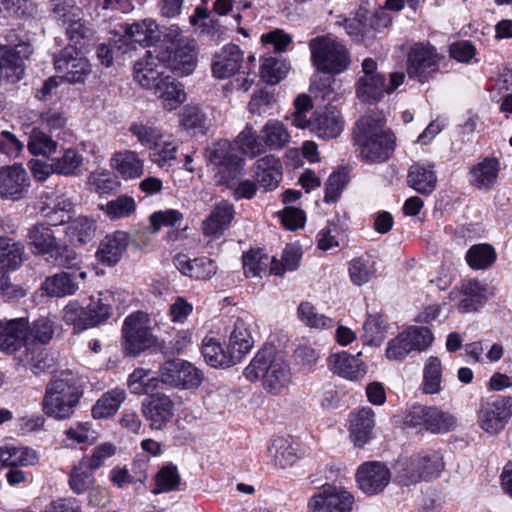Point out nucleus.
Instances as JSON below:
<instances>
[{"label": "nucleus", "instance_id": "nucleus-42", "mask_svg": "<svg viewBox=\"0 0 512 512\" xmlns=\"http://www.w3.org/2000/svg\"><path fill=\"white\" fill-rule=\"evenodd\" d=\"M96 230L97 225L93 218L78 216L68 223L65 233L71 243L84 245L94 238Z\"/></svg>", "mask_w": 512, "mask_h": 512}, {"label": "nucleus", "instance_id": "nucleus-40", "mask_svg": "<svg viewBox=\"0 0 512 512\" xmlns=\"http://www.w3.org/2000/svg\"><path fill=\"white\" fill-rule=\"evenodd\" d=\"M25 248L21 242L9 237H0V269L14 271L21 267Z\"/></svg>", "mask_w": 512, "mask_h": 512}, {"label": "nucleus", "instance_id": "nucleus-13", "mask_svg": "<svg viewBox=\"0 0 512 512\" xmlns=\"http://www.w3.org/2000/svg\"><path fill=\"white\" fill-rule=\"evenodd\" d=\"M122 333L125 350L130 355H138L154 343L148 315L141 311L132 313L125 319Z\"/></svg>", "mask_w": 512, "mask_h": 512}, {"label": "nucleus", "instance_id": "nucleus-57", "mask_svg": "<svg viewBox=\"0 0 512 512\" xmlns=\"http://www.w3.org/2000/svg\"><path fill=\"white\" fill-rule=\"evenodd\" d=\"M419 467L420 464L416 456L399 459L395 465L396 480L405 486L414 485L423 481Z\"/></svg>", "mask_w": 512, "mask_h": 512}, {"label": "nucleus", "instance_id": "nucleus-7", "mask_svg": "<svg viewBox=\"0 0 512 512\" xmlns=\"http://www.w3.org/2000/svg\"><path fill=\"white\" fill-rule=\"evenodd\" d=\"M311 61L321 72L338 75L346 71L351 63L345 45L332 36H318L309 42Z\"/></svg>", "mask_w": 512, "mask_h": 512}, {"label": "nucleus", "instance_id": "nucleus-49", "mask_svg": "<svg viewBox=\"0 0 512 512\" xmlns=\"http://www.w3.org/2000/svg\"><path fill=\"white\" fill-rule=\"evenodd\" d=\"M242 262L244 274L247 278H262V275L266 274L273 259L260 249H251L243 254Z\"/></svg>", "mask_w": 512, "mask_h": 512}, {"label": "nucleus", "instance_id": "nucleus-52", "mask_svg": "<svg viewBox=\"0 0 512 512\" xmlns=\"http://www.w3.org/2000/svg\"><path fill=\"white\" fill-rule=\"evenodd\" d=\"M289 63L281 57L268 56L262 60L260 76L270 85L279 83L288 73Z\"/></svg>", "mask_w": 512, "mask_h": 512}, {"label": "nucleus", "instance_id": "nucleus-64", "mask_svg": "<svg viewBox=\"0 0 512 512\" xmlns=\"http://www.w3.org/2000/svg\"><path fill=\"white\" fill-rule=\"evenodd\" d=\"M86 313L91 320H89L92 327H95L111 316V306L107 299L103 298V294L99 293L97 296H91L89 303L85 305Z\"/></svg>", "mask_w": 512, "mask_h": 512}, {"label": "nucleus", "instance_id": "nucleus-59", "mask_svg": "<svg viewBox=\"0 0 512 512\" xmlns=\"http://www.w3.org/2000/svg\"><path fill=\"white\" fill-rule=\"evenodd\" d=\"M385 333V319L380 315H368L363 324V342L370 346H379L385 338Z\"/></svg>", "mask_w": 512, "mask_h": 512}, {"label": "nucleus", "instance_id": "nucleus-2", "mask_svg": "<svg viewBox=\"0 0 512 512\" xmlns=\"http://www.w3.org/2000/svg\"><path fill=\"white\" fill-rule=\"evenodd\" d=\"M82 396V391L74 375L63 371L47 385L42 401L43 412L57 420L69 419Z\"/></svg>", "mask_w": 512, "mask_h": 512}, {"label": "nucleus", "instance_id": "nucleus-58", "mask_svg": "<svg viewBox=\"0 0 512 512\" xmlns=\"http://www.w3.org/2000/svg\"><path fill=\"white\" fill-rule=\"evenodd\" d=\"M298 317L306 326L316 329H331L335 322L333 319L319 314L314 305L308 301L300 303Z\"/></svg>", "mask_w": 512, "mask_h": 512}, {"label": "nucleus", "instance_id": "nucleus-9", "mask_svg": "<svg viewBox=\"0 0 512 512\" xmlns=\"http://www.w3.org/2000/svg\"><path fill=\"white\" fill-rule=\"evenodd\" d=\"M208 161L217 167L221 180L230 184L242 173L244 159L238 148L228 140H220L207 149Z\"/></svg>", "mask_w": 512, "mask_h": 512}, {"label": "nucleus", "instance_id": "nucleus-22", "mask_svg": "<svg viewBox=\"0 0 512 512\" xmlns=\"http://www.w3.org/2000/svg\"><path fill=\"white\" fill-rule=\"evenodd\" d=\"M87 278L85 271L59 272L46 277L41 288L50 297H66L74 295L80 288V283Z\"/></svg>", "mask_w": 512, "mask_h": 512}, {"label": "nucleus", "instance_id": "nucleus-27", "mask_svg": "<svg viewBox=\"0 0 512 512\" xmlns=\"http://www.w3.org/2000/svg\"><path fill=\"white\" fill-rule=\"evenodd\" d=\"M343 122L334 107L317 110L311 121V131L323 139H332L340 135Z\"/></svg>", "mask_w": 512, "mask_h": 512}, {"label": "nucleus", "instance_id": "nucleus-44", "mask_svg": "<svg viewBox=\"0 0 512 512\" xmlns=\"http://www.w3.org/2000/svg\"><path fill=\"white\" fill-rule=\"evenodd\" d=\"M125 399L126 392L121 388H115L104 393L93 406L92 416L95 419H104L113 416Z\"/></svg>", "mask_w": 512, "mask_h": 512}, {"label": "nucleus", "instance_id": "nucleus-30", "mask_svg": "<svg viewBox=\"0 0 512 512\" xmlns=\"http://www.w3.org/2000/svg\"><path fill=\"white\" fill-rule=\"evenodd\" d=\"M375 425L374 412L370 407H364L350 416V438L358 446H364L372 436Z\"/></svg>", "mask_w": 512, "mask_h": 512}, {"label": "nucleus", "instance_id": "nucleus-46", "mask_svg": "<svg viewBox=\"0 0 512 512\" xmlns=\"http://www.w3.org/2000/svg\"><path fill=\"white\" fill-rule=\"evenodd\" d=\"M49 9L52 18L64 26L84 16L82 9L74 0H49Z\"/></svg>", "mask_w": 512, "mask_h": 512}, {"label": "nucleus", "instance_id": "nucleus-48", "mask_svg": "<svg viewBox=\"0 0 512 512\" xmlns=\"http://www.w3.org/2000/svg\"><path fill=\"white\" fill-rule=\"evenodd\" d=\"M54 173L63 176H77L81 173L83 156L74 148L65 149L59 157L53 158Z\"/></svg>", "mask_w": 512, "mask_h": 512}, {"label": "nucleus", "instance_id": "nucleus-63", "mask_svg": "<svg viewBox=\"0 0 512 512\" xmlns=\"http://www.w3.org/2000/svg\"><path fill=\"white\" fill-rule=\"evenodd\" d=\"M273 449H275L273 455L274 464L279 468L286 469L292 467L299 459L296 447L288 443L287 440H275L270 448L271 453Z\"/></svg>", "mask_w": 512, "mask_h": 512}, {"label": "nucleus", "instance_id": "nucleus-1", "mask_svg": "<svg viewBox=\"0 0 512 512\" xmlns=\"http://www.w3.org/2000/svg\"><path fill=\"white\" fill-rule=\"evenodd\" d=\"M353 143L362 161L368 164L383 163L394 152L395 136L385 129L383 119L366 115L355 124Z\"/></svg>", "mask_w": 512, "mask_h": 512}, {"label": "nucleus", "instance_id": "nucleus-50", "mask_svg": "<svg viewBox=\"0 0 512 512\" xmlns=\"http://www.w3.org/2000/svg\"><path fill=\"white\" fill-rule=\"evenodd\" d=\"M160 382V375L157 377L154 372L143 368L135 369L128 378L131 392L137 395L149 394L158 388Z\"/></svg>", "mask_w": 512, "mask_h": 512}, {"label": "nucleus", "instance_id": "nucleus-3", "mask_svg": "<svg viewBox=\"0 0 512 512\" xmlns=\"http://www.w3.org/2000/svg\"><path fill=\"white\" fill-rule=\"evenodd\" d=\"M43 223L32 225L27 234L31 252L54 266L71 268L77 264L78 255L73 248L57 238L54 231Z\"/></svg>", "mask_w": 512, "mask_h": 512}, {"label": "nucleus", "instance_id": "nucleus-41", "mask_svg": "<svg viewBox=\"0 0 512 512\" xmlns=\"http://www.w3.org/2000/svg\"><path fill=\"white\" fill-rule=\"evenodd\" d=\"M499 170V161L487 157L471 169V184L478 189H491L497 181Z\"/></svg>", "mask_w": 512, "mask_h": 512}, {"label": "nucleus", "instance_id": "nucleus-60", "mask_svg": "<svg viewBox=\"0 0 512 512\" xmlns=\"http://www.w3.org/2000/svg\"><path fill=\"white\" fill-rule=\"evenodd\" d=\"M111 220L129 217L136 210L135 200L131 196L122 195L100 207Z\"/></svg>", "mask_w": 512, "mask_h": 512}, {"label": "nucleus", "instance_id": "nucleus-24", "mask_svg": "<svg viewBox=\"0 0 512 512\" xmlns=\"http://www.w3.org/2000/svg\"><path fill=\"white\" fill-rule=\"evenodd\" d=\"M133 74L136 82L150 90H154L166 77L163 64L150 51H146V55L135 63Z\"/></svg>", "mask_w": 512, "mask_h": 512}, {"label": "nucleus", "instance_id": "nucleus-32", "mask_svg": "<svg viewBox=\"0 0 512 512\" xmlns=\"http://www.w3.org/2000/svg\"><path fill=\"white\" fill-rule=\"evenodd\" d=\"M159 38L158 25L153 19H144L128 25L121 43L129 46L131 42L141 46H150Z\"/></svg>", "mask_w": 512, "mask_h": 512}, {"label": "nucleus", "instance_id": "nucleus-26", "mask_svg": "<svg viewBox=\"0 0 512 512\" xmlns=\"http://www.w3.org/2000/svg\"><path fill=\"white\" fill-rule=\"evenodd\" d=\"M173 263L181 274L197 280H208L217 272L216 263L207 257L191 259L180 253L174 257Z\"/></svg>", "mask_w": 512, "mask_h": 512}, {"label": "nucleus", "instance_id": "nucleus-45", "mask_svg": "<svg viewBox=\"0 0 512 512\" xmlns=\"http://www.w3.org/2000/svg\"><path fill=\"white\" fill-rule=\"evenodd\" d=\"M197 65L194 43L178 45L170 61L171 69L180 76L190 75Z\"/></svg>", "mask_w": 512, "mask_h": 512}, {"label": "nucleus", "instance_id": "nucleus-33", "mask_svg": "<svg viewBox=\"0 0 512 512\" xmlns=\"http://www.w3.org/2000/svg\"><path fill=\"white\" fill-rule=\"evenodd\" d=\"M153 92L161 101L163 108L168 111L175 110L186 100L183 85L168 74L159 82Z\"/></svg>", "mask_w": 512, "mask_h": 512}, {"label": "nucleus", "instance_id": "nucleus-15", "mask_svg": "<svg viewBox=\"0 0 512 512\" xmlns=\"http://www.w3.org/2000/svg\"><path fill=\"white\" fill-rule=\"evenodd\" d=\"M353 495L341 486L324 485L308 502V512H350Z\"/></svg>", "mask_w": 512, "mask_h": 512}, {"label": "nucleus", "instance_id": "nucleus-17", "mask_svg": "<svg viewBox=\"0 0 512 512\" xmlns=\"http://www.w3.org/2000/svg\"><path fill=\"white\" fill-rule=\"evenodd\" d=\"M358 488L368 496L380 494L391 480V472L386 464L369 461L361 464L355 475Z\"/></svg>", "mask_w": 512, "mask_h": 512}, {"label": "nucleus", "instance_id": "nucleus-37", "mask_svg": "<svg viewBox=\"0 0 512 512\" xmlns=\"http://www.w3.org/2000/svg\"><path fill=\"white\" fill-rule=\"evenodd\" d=\"M253 346V338L249 331L248 324L243 319H237L229 338L228 349L233 356L235 364L250 351Z\"/></svg>", "mask_w": 512, "mask_h": 512}, {"label": "nucleus", "instance_id": "nucleus-28", "mask_svg": "<svg viewBox=\"0 0 512 512\" xmlns=\"http://www.w3.org/2000/svg\"><path fill=\"white\" fill-rule=\"evenodd\" d=\"M357 356L347 352H339L329 356L328 366L330 370L339 376L349 380H359L366 374V366Z\"/></svg>", "mask_w": 512, "mask_h": 512}, {"label": "nucleus", "instance_id": "nucleus-54", "mask_svg": "<svg viewBox=\"0 0 512 512\" xmlns=\"http://www.w3.org/2000/svg\"><path fill=\"white\" fill-rule=\"evenodd\" d=\"M442 365L438 357L427 359L423 369L422 389L425 394H437L441 391Z\"/></svg>", "mask_w": 512, "mask_h": 512}, {"label": "nucleus", "instance_id": "nucleus-55", "mask_svg": "<svg viewBox=\"0 0 512 512\" xmlns=\"http://www.w3.org/2000/svg\"><path fill=\"white\" fill-rule=\"evenodd\" d=\"M66 35L70 42L68 47L81 51L92 41L94 31L82 17L67 26Z\"/></svg>", "mask_w": 512, "mask_h": 512}, {"label": "nucleus", "instance_id": "nucleus-62", "mask_svg": "<svg viewBox=\"0 0 512 512\" xmlns=\"http://www.w3.org/2000/svg\"><path fill=\"white\" fill-rule=\"evenodd\" d=\"M416 458L420 464L419 469L424 481L439 477L444 469L443 457L438 451H430L424 455H418Z\"/></svg>", "mask_w": 512, "mask_h": 512}, {"label": "nucleus", "instance_id": "nucleus-51", "mask_svg": "<svg viewBox=\"0 0 512 512\" xmlns=\"http://www.w3.org/2000/svg\"><path fill=\"white\" fill-rule=\"evenodd\" d=\"M129 132L149 151L155 145H159L163 139L161 129L150 122H133L129 127Z\"/></svg>", "mask_w": 512, "mask_h": 512}, {"label": "nucleus", "instance_id": "nucleus-10", "mask_svg": "<svg viewBox=\"0 0 512 512\" xmlns=\"http://www.w3.org/2000/svg\"><path fill=\"white\" fill-rule=\"evenodd\" d=\"M433 334L427 327L411 326L387 343L386 357L402 361L412 351L427 349L433 342Z\"/></svg>", "mask_w": 512, "mask_h": 512}, {"label": "nucleus", "instance_id": "nucleus-56", "mask_svg": "<svg viewBox=\"0 0 512 512\" xmlns=\"http://www.w3.org/2000/svg\"><path fill=\"white\" fill-rule=\"evenodd\" d=\"M62 319L67 325L73 326L75 333H80L91 328L89 316L86 313L85 306L80 305L78 301H70L62 311Z\"/></svg>", "mask_w": 512, "mask_h": 512}, {"label": "nucleus", "instance_id": "nucleus-8", "mask_svg": "<svg viewBox=\"0 0 512 512\" xmlns=\"http://www.w3.org/2000/svg\"><path fill=\"white\" fill-rule=\"evenodd\" d=\"M391 24L389 14L384 10L372 12L366 7L360 6L351 19L345 20L347 34L358 43L366 46Z\"/></svg>", "mask_w": 512, "mask_h": 512}, {"label": "nucleus", "instance_id": "nucleus-6", "mask_svg": "<svg viewBox=\"0 0 512 512\" xmlns=\"http://www.w3.org/2000/svg\"><path fill=\"white\" fill-rule=\"evenodd\" d=\"M361 66L363 75L357 81L356 95L362 102L376 103L404 82L403 72H393L387 83L385 76L377 70V62L372 58H365Z\"/></svg>", "mask_w": 512, "mask_h": 512}, {"label": "nucleus", "instance_id": "nucleus-47", "mask_svg": "<svg viewBox=\"0 0 512 512\" xmlns=\"http://www.w3.org/2000/svg\"><path fill=\"white\" fill-rule=\"evenodd\" d=\"M376 271V261L370 255L355 258L349 263L350 279L357 286L368 283L376 275Z\"/></svg>", "mask_w": 512, "mask_h": 512}, {"label": "nucleus", "instance_id": "nucleus-23", "mask_svg": "<svg viewBox=\"0 0 512 512\" xmlns=\"http://www.w3.org/2000/svg\"><path fill=\"white\" fill-rule=\"evenodd\" d=\"M28 320L20 317L0 320V350L14 353L25 346Z\"/></svg>", "mask_w": 512, "mask_h": 512}, {"label": "nucleus", "instance_id": "nucleus-35", "mask_svg": "<svg viewBox=\"0 0 512 512\" xmlns=\"http://www.w3.org/2000/svg\"><path fill=\"white\" fill-rule=\"evenodd\" d=\"M112 166L125 180L139 178L144 173V160L133 150L116 152L112 159Z\"/></svg>", "mask_w": 512, "mask_h": 512}, {"label": "nucleus", "instance_id": "nucleus-16", "mask_svg": "<svg viewBox=\"0 0 512 512\" xmlns=\"http://www.w3.org/2000/svg\"><path fill=\"white\" fill-rule=\"evenodd\" d=\"M141 412L152 430H163L173 419L175 403L164 393H153L141 403Z\"/></svg>", "mask_w": 512, "mask_h": 512}, {"label": "nucleus", "instance_id": "nucleus-38", "mask_svg": "<svg viewBox=\"0 0 512 512\" xmlns=\"http://www.w3.org/2000/svg\"><path fill=\"white\" fill-rule=\"evenodd\" d=\"M202 355L205 361L214 368H227L235 365L229 349L225 351L219 339L207 335L202 340Z\"/></svg>", "mask_w": 512, "mask_h": 512}, {"label": "nucleus", "instance_id": "nucleus-25", "mask_svg": "<svg viewBox=\"0 0 512 512\" xmlns=\"http://www.w3.org/2000/svg\"><path fill=\"white\" fill-rule=\"evenodd\" d=\"M243 52L237 45L228 44L215 54L212 73L216 78L225 79L239 71L243 63Z\"/></svg>", "mask_w": 512, "mask_h": 512}, {"label": "nucleus", "instance_id": "nucleus-29", "mask_svg": "<svg viewBox=\"0 0 512 512\" xmlns=\"http://www.w3.org/2000/svg\"><path fill=\"white\" fill-rule=\"evenodd\" d=\"M234 215L233 204L225 200L217 203L202 223L203 234L206 236L222 234L229 227Z\"/></svg>", "mask_w": 512, "mask_h": 512}, {"label": "nucleus", "instance_id": "nucleus-36", "mask_svg": "<svg viewBox=\"0 0 512 512\" xmlns=\"http://www.w3.org/2000/svg\"><path fill=\"white\" fill-rule=\"evenodd\" d=\"M38 453L28 447L5 445L0 447V469L4 467L17 468L37 464Z\"/></svg>", "mask_w": 512, "mask_h": 512}, {"label": "nucleus", "instance_id": "nucleus-39", "mask_svg": "<svg viewBox=\"0 0 512 512\" xmlns=\"http://www.w3.org/2000/svg\"><path fill=\"white\" fill-rule=\"evenodd\" d=\"M23 348L18 355L19 362L33 373L45 371L53 365V358L48 356L43 346L28 342Z\"/></svg>", "mask_w": 512, "mask_h": 512}, {"label": "nucleus", "instance_id": "nucleus-20", "mask_svg": "<svg viewBox=\"0 0 512 512\" xmlns=\"http://www.w3.org/2000/svg\"><path fill=\"white\" fill-rule=\"evenodd\" d=\"M512 416V397H501L484 404L479 411L480 427L489 434L501 431Z\"/></svg>", "mask_w": 512, "mask_h": 512}, {"label": "nucleus", "instance_id": "nucleus-21", "mask_svg": "<svg viewBox=\"0 0 512 512\" xmlns=\"http://www.w3.org/2000/svg\"><path fill=\"white\" fill-rule=\"evenodd\" d=\"M130 243V235L121 230L114 231L99 242L96 258L104 266H115L123 257Z\"/></svg>", "mask_w": 512, "mask_h": 512}, {"label": "nucleus", "instance_id": "nucleus-18", "mask_svg": "<svg viewBox=\"0 0 512 512\" xmlns=\"http://www.w3.org/2000/svg\"><path fill=\"white\" fill-rule=\"evenodd\" d=\"M55 68L64 73L68 83H83L91 73V64L82 56L81 51L72 47L64 48L54 59Z\"/></svg>", "mask_w": 512, "mask_h": 512}, {"label": "nucleus", "instance_id": "nucleus-19", "mask_svg": "<svg viewBox=\"0 0 512 512\" xmlns=\"http://www.w3.org/2000/svg\"><path fill=\"white\" fill-rule=\"evenodd\" d=\"M30 177L21 165L0 168V198L19 201L28 195Z\"/></svg>", "mask_w": 512, "mask_h": 512}, {"label": "nucleus", "instance_id": "nucleus-53", "mask_svg": "<svg viewBox=\"0 0 512 512\" xmlns=\"http://www.w3.org/2000/svg\"><path fill=\"white\" fill-rule=\"evenodd\" d=\"M495 249L486 243L472 245L466 253L468 265L475 270L489 268L496 261Z\"/></svg>", "mask_w": 512, "mask_h": 512}, {"label": "nucleus", "instance_id": "nucleus-14", "mask_svg": "<svg viewBox=\"0 0 512 512\" xmlns=\"http://www.w3.org/2000/svg\"><path fill=\"white\" fill-rule=\"evenodd\" d=\"M160 376L161 383L182 389L196 388L203 380L198 368L181 359L166 361L160 368Z\"/></svg>", "mask_w": 512, "mask_h": 512}, {"label": "nucleus", "instance_id": "nucleus-11", "mask_svg": "<svg viewBox=\"0 0 512 512\" xmlns=\"http://www.w3.org/2000/svg\"><path fill=\"white\" fill-rule=\"evenodd\" d=\"M440 56L429 43H415L407 53V74L420 83L428 82L439 70Z\"/></svg>", "mask_w": 512, "mask_h": 512}, {"label": "nucleus", "instance_id": "nucleus-31", "mask_svg": "<svg viewBox=\"0 0 512 512\" xmlns=\"http://www.w3.org/2000/svg\"><path fill=\"white\" fill-rule=\"evenodd\" d=\"M255 178L258 184L266 191L278 187L282 179V165L278 158L266 155L256 162Z\"/></svg>", "mask_w": 512, "mask_h": 512}, {"label": "nucleus", "instance_id": "nucleus-12", "mask_svg": "<svg viewBox=\"0 0 512 512\" xmlns=\"http://www.w3.org/2000/svg\"><path fill=\"white\" fill-rule=\"evenodd\" d=\"M405 423L431 433H446L456 424L453 415L434 406H415L405 416Z\"/></svg>", "mask_w": 512, "mask_h": 512}, {"label": "nucleus", "instance_id": "nucleus-5", "mask_svg": "<svg viewBox=\"0 0 512 512\" xmlns=\"http://www.w3.org/2000/svg\"><path fill=\"white\" fill-rule=\"evenodd\" d=\"M290 142V134L279 120H269L259 134L252 127H246L237 137V145L243 153L256 156L266 150H279Z\"/></svg>", "mask_w": 512, "mask_h": 512}, {"label": "nucleus", "instance_id": "nucleus-61", "mask_svg": "<svg viewBox=\"0 0 512 512\" xmlns=\"http://www.w3.org/2000/svg\"><path fill=\"white\" fill-rule=\"evenodd\" d=\"M117 448L110 442L102 443L96 446L90 455H84L81 458L83 466L90 471H95L103 467L106 461L116 454Z\"/></svg>", "mask_w": 512, "mask_h": 512}, {"label": "nucleus", "instance_id": "nucleus-4", "mask_svg": "<svg viewBox=\"0 0 512 512\" xmlns=\"http://www.w3.org/2000/svg\"><path fill=\"white\" fill-rule=\"evenodd\" d=\"M244 374L250 381L262 379L264 388L274 394L286 388L291 379L288 364L275 354L273 347L261 349L245 368Z\"/></svg>", "mask_w": 512, "mask_h": 512}, {"label": "nucleus", "instance_id": "nucleus-43", "mask_svg": "<svg viewBox=\"0 0 512 512\" xmlns=\"http://www.w3.org/2000/svg\"><path fill=\"white\" fill-rule=\"evenodd\" d=\"M46 202L40 208L42 217L49 220V224L57 226L65 222V214L71 211L73 207L72 201L64 195L52 198L45 196Z\"/></svg>", "mask_w": 512, "mask_h": 512}, {"label": "nucleus", "instance_id": "nucleus-34", "mask_svg": "<svg viewBox=\"0 0 512 512\" xmlns=\"http://www.w3.org/2000/svg\"><path fill=\"white\" fill-rule=\"evenodd\" d=\"M407 183L409 187L422 195L431 194L437 184V176L431 164L414 163L408 171Z\"/></svg>", "mask_w": 512, "mask_h": 512}]
</instances>
